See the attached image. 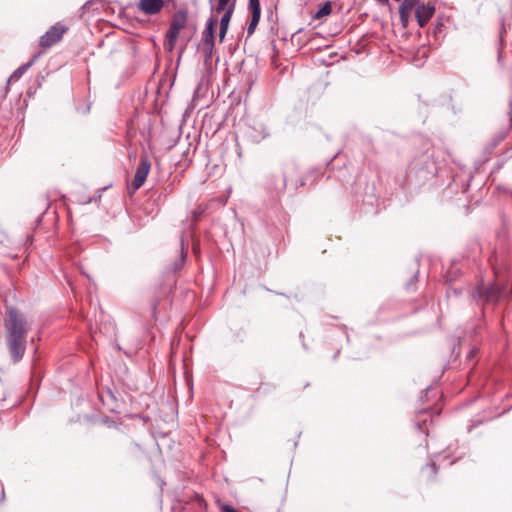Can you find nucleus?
I'll use <instances>...</instances> for the list:
<instances>
[{
    "label": "nucleus",
    "mask_w": 512,
    "mask_h": 512,
    "mask_svg": "<svg viewBox=\"0 0 512 512\" xmlns=\"http://www.w3.org/2000/svg\"><path fill=\"white\" fill-rule=\"evenodd\" d=\"M33 63V60L23 66H21L20 68H18L14 73L13 75L11 76L12 78H15V79H19L26 71L27 69L32 65Z\"/></svg>",
    "instance_id": "14"
},
{
    "label": "nucleus",
    "mask_w": 512,
    "mask_h": 512,
    "mask_svg": "<svg viewBox=\"0 0 512 512\" xmlns=\"http://www.w3.org/2000/svg\"><path fill=\"white\" fill-rule=\"evenodd\" d=\"M410 13H411L410 9L399 7L400 23L403 28H407L409 25Z\"/></svg>",
    "instance_id": "13"
},
{
    "label": "nucleus",
    "mask_w": 512,
    "mask_h": 512,
    "mask_svg": "<svg viewBox=\"0 0 512 512\" xmlns=\"http://www.w3.org/2000/svg\"><path fill=\"white\" fill-rule=\"evenodd\" d=\"M332 12V5L330 1H326L323 3V5L319 8V10L315 14L316 19H321L327 15H329Z\"/></svg>",
    "instance_id": "12"
},
{
    "label": "nucleus",
    "mask_w": 512,
    "mask_h": 512,
    "mask_svg": "<svg viewBox=\"0 0 512 512\" xmlns=\"http://www.w3.org/2000/svg\"><path fill=\"white\" fill-rule=\"evenodd\" d=\"M435 13L434 5L420 3L415 10V17L420 27H425Z\"/></svg>",
    "instance_id": "9"
},
{
    "label": "nucleus",
    "mask_w": 512,
    "mask_h": 512,
    "mask_svg": "<svg viewBox=\"0 0 512 512\" xmlns=\"http://www.w3.org/2000/svg\"><path fill=\"white\" fill-rule=\"evenodd\" d=\"M502 289L498 285L479 286L472 292V297L486 303H495L501 297Z\"/></svg>",
    "instance_id": "7"
},
{
    "label": "nucleus",
    "mask_w": 512,
    "mask_h": 512,
    "mask_svg": "<svg viewBox=\"0 0 512 512\" xmlns=\"http://www.w3.org/2000/svg\"><path fill=\"white\" fill-rule=\"evenodd\" d=\"M68 30L69 27L60 22L52 25L46 33L40 37L39 46L43 50L51 48L62 40L64 34L67 33Z\"/></svg>",
    "instance_id": "4"
},
{
    "label": "nucleus",
    "mask_w": 512,
    "mask_h": 512,
    "mask_svg": "<svg viewBox=\"0 0 512 512\" xmlns=\"http://www.w3.org/2000/svg\"><path fill=\"white\" fill-rule=\"evenodd\" d=\"M187 23V13L184 11H178L174 14L170 27L166 33L165 48L168 51H172L175 47L176 41L180 31L185 27Z\"/></svg>",
    "instance_id": "3"
},
{
    "label": "nucleus",
    "mask_w": 512,
    "mask_h": 512,
    "mask_svg": "<svg viewBox=\"0 0 512 512\" xmlns=\"http://www.w3.org/2000/svg\"><path fill=\"white\" fill-rule=\"evenodd\" d=\"M218 23V19L215 15H212L206 23V27L202 35V52L206 58L209 59L212 56L214 42H215V28Z\"/></svg>",
    "instance_id": "5"
},
{
    "label": "nucleus",
    "mask_w": 512,
    "mask_h": 512,
    "mask_svg": "<svg viewBox=\"0 0 512 512\" xmlns=\"http://www.w3.org/2000/svg\"><path fill=\"white\" fill-rule=\"evenodd\" d=\"M222 512H237L232 506L223 505Z\"/></svg>",
    "instance_id": "16"
},
{
    "label": "nucleus",
    "mask_w": 512,
    "mask_h": 512,
    "mask_svg": "<svg viewBox=\"0 0 512 512\" xmlns=\"http://www.w3.org/2000/svg\"><path fill=\"white\" fill-rule=\"evenodd\" d=\"M164 6V0H139L137 3L138 11L148 16L159 14Z\"/></svg>",
    "instance_id": "8"
},
{
    "label": "nucleus",
    "mask_w": 512,
    "mask_h": 512,
    "mask_svg": "<svg viewBox=\"0 0 512 512\" xmlns=\"http://www.w3.org/2000/svg\"><path fill=\"white\" fill-rule=\"evenodd\" d=\"M248 8L251 13V20L247 28L248 35H252L260 21L261 6L259 0H249Z\"/></svg>",
    "instance_id": "10"
},
{
    "label": "nucleus",
    "mask_w": 512,
    "mask_h": 512,
    "mask_svg": "<svg viewBox=\"0 0 512 512\" xmlns=\"http://www.w3.org/2000/svg\"><path fill=\"white\" fill-rule=\"evenodd\" d=\"M7 344L14 362L19 361L25 353L28 322L17 309L9 307L4 320Z\"/></svg>",
    "instance_id": "1"
},
{
    "label": "nucleus",
    "mask_w": 512,
    "mask_h": 512,
    "mask_svg": "<svg viewBox=\"0 0 512 512\" xmlns=\"http://www.w3.org/2000/svg\"><path fill=\"white\" fill-rule=\"evenodd\" d=\"M4 499V492L0 490V502Z\"/></svg>",
    "instance_id": "17"
},
{
    "label": "nucleus",
    "mask_w": 512,
    "mask_h": 512,
    "mask_svg": "<svg viewBox=\"0 0 512 512\" xmlns=\"http://www.w3.org/2000/svg\"><path fill=\"white\" fill-rule=\"evenodd\" d=\"M438 468L435 463H429L422 467L421 476L426 483H433L436 480Z\"/></svg>",
    "instance_id": "11"
},
{
    "label": "nucleus",
    "mask_w": 512,
    "mask_h": 512,
    "mask_svg": "<svg viewBox=\"0 0 512 512\" xmlns=\"http://www.w3.org/2000/svg\"><path fill=\"white\" fill-rule=\"evenodd\" d=\"M418 2H419V0H403L400 7L412 10L414 7L416 8L417 5L420 4Z\"/></svg>",
    "instance_id": "15"
},
{
    "label": "nucleus",
    "mask_w": 512,
    "mask_h": 512,
    "mask_svg": "<svg viewBox=\"0 0 512 512\" xmlns=\"http://www.w3.org/2000/svg\"><path fill=\"white\" fill-rule=\"evenodd\" d=\"M214 15L221 14L219 27V41L223 42L229 27L230 20L235 10L236 0H209Z\"/></svg>",
    "instance_id": "2"
},
{
    "label": "nucleus",
    "mask_w": 512,
    "mask_h": 512,
    "mask_svg": "<svg viewBox=\"0 0 512 512\" xmlns=\"http://www.w3.org/2000/svg\"><path fill=\"white\" fill-rule=\"evenodd\" d=\"M151 169V162L147 155H142L140 157L139 165L136 169L134 178L132 180L131 186L128 187L129 193L132 195L135 193L142 185L145 183L146 178Z\"/></svg>",
    "instance_id": "6"
},
{
    "label": "nucleus",
    "mask_w": 512,
    "mask_h": 512,
    "mask_svg": "<svg viewBox=\"0 0 512 512\" xmlns=\"http://www.w3.org/2000/svg\"><path fill=\"white\" fill-rule=\"evenodd\" d=\"M418 428H419L421 431H423V432L425 431V430H424V427H423V426H422V424H420V423L418 424Z\"/></svg>",
    "instance_id": "18"
}]
</instances>
